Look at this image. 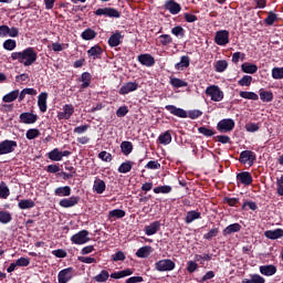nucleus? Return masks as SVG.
Masks as SVG:
<instances>
[{
	"label": "nucleus",
	"instance_id": "22",
	"mask_svg": "<svg viewBox=\"0 0 283 283\" xmlns=\"http://www.w3.org/2000/svg\"><path fill=\"white\" fill-rule=\"evenodd\" d=\"M268 240H279L283 238V229L276 228L275 230H268L264 232Z\"/></svg>",
	"mask_w": 283,
	"mask_h": 283
},
{
	"label": "nucleus",
	"instance_id": "63",
	"mask_svg": "<svg viewBox=\"0 0 283 283\" xmlns=\"http://www.w3.org/2000/svg\"><path fill=\"white\" fill-rule=\"evenodd\" d=\"M224 202L230 207H238V205H240V199L239 198L226 197Z\"/></svg>",
	"mask_w": 283,
	"mask_h": 283
},
{
	"label": "nucleus",
	"instance_id": "35",
	"mask_svg": "<svg viewBox=\"0 0 283 283\" xmlns=\"http://www.w3.org/2000/svg\"><path fill=\"white\" fill-rule=\"evenodd\" d=\"M80 82H82V84H81L82 90H85V88L90 87L91 82H92L91 73H88V72L82 73Z\"/></svg>",
	"mask_w": 283,
	"mask_h": 283
},
{
	"label": "nucleus",
	"instance_id": "21",
	"mask_svg": "<svg viewBox=\"0 0 283 283\" xmlns=\"http://www.w3.org/2000/svg\"><path fill=\"white\" fill-rule=\"evenodd\" d=\"M260 273L264 276H273L274 274H277V268L274 264H268L260 266Z\"/></svg>",
	"mask_w": 283,
	"mask_h": 283
},
{
	"label": "nucleus",
	"instance_id": "57",
	"mask_svg": "<svg viewBox=\"0 0 283 283\" xmlns=\"http://www.w3.org/2000/svg\"><path fill=\"white\" fill-rule=\"evenodd\" d=\"M198 130H199V134L203 135L207 138H210L216 135V132L208 127H199Z\"/></svg>",
	"mask_w": 283,
	"mask_h": 283
},
{
	"label": "nucleus",
	"instance_id": "34",
	"mask_svg": "<svg viewBox=\"0 0 283 283\" xmlns=\"http://www.w3.org/2000/svg\"><path fill=\"white\" fill-rule=\"evenodd\" d=\"M126 216V212L125 210L123 209H113L112 211H108V220H112V219H117V220H120V219H124Z\"/></svg>",
	"mask_w": 283,
	"mask_h": 283
},
{
	"label": "nucleus",
	"instance_id": "51",
	"mask_svg": "<svg viewBox=\"0 0 283 283\" xmlns=\"http://www.w3.org/2000/svg\"><path fill=\"white\" fill-rule=\"evenodd\" d=\"M172 191L171 186H157L155 189H153V192L156 195L163 193V195H168Z\"/></svg>",
	"mask_w": 283,
	"mask_h": 283
},
{
	"label": "nucleus",
	"instance_id": "17",
	"mask_svg": "<svg viewBox=\"0 0 283 283\" xmlns=\"http://www.w3.org/2000/svg\"><path fill=\"white\" fill-rule=\"evenodd\" d=\"M87 56L91 57L93 61L99 60L101 56H103L104 50L102 46L96 44L95 46H91L90 50H87Z\"/></svg>",
	"mask_w": 283,
	"mask_h": 283
},
{
	"label": "nucleus",
	"instance_id": "59",
	"mask_svg": "<svg viewBox=\"0 0 283 283\" xmlns=\"http://www.w3.org/2000/svg\"><path fill=\"white\" fill-rule=\"evenodd\" d=\"M2 48H4L7 51H13L17 48L15 40L8 39L6 40L4 44H2Z\"/></svg>",
	"mask_w": 283,
	"mask_h": 283
},
{
	"label": "nucleus",
	"instance_id": "19",
	"mask_svg": "<svg viewBox=\"0 0 283 283\" xmlns=\"http://www.w3.org/2000/svg\"><path fill=\"white\" fill-rule=\"evenodd\" d=\"M123 39H124V35L120 34V32H116V33L112 34L111 38H108L107 44L111 48H117L123 43V41H120Z\"/></svg>",
	"mask_w": 283,
	"mask_h": 283
},
{
	"label": "nucleus",
	"instance_id": "24",
	"mask_svg": "<svg viewBox=\"0 0 283 283\" xmlns=\"http://www.w3.org/2000/svg\"><path fill=\"white\" fill-rule=\"evenodd\" d=\"M241 71L244 72L245 74H255L259 71V66L250 63V62H244L241 65Z\"/></svg>",
	"mask_w": 283,
	"mask_h": 283
},
{
	"label": "nucleus",
	"instance_id": "39",
	"mask_svg": "<svg viewBox=\"0 0 283 283\" xmlns=\"http://www.w3.org/2000/svg\"><path fill=\"white\" fill-rule=\"evenodd\" d=\"M170 85L175 88H180L189 86V83L179 77H170Z\"/></svg>",
	"mask_w": 283,
	"mask_h": 283
},
{
	"label": "nucleus",
	"instance_id": "10",
	"mask_svg": "<svg viewBox=\"0 0 283 283\" xmlns=\"http://www.w3.org/2000/svg\"><path fill=\"white\" fill-rule=\"evenodd\" d=\"M74 112H75L74 105L65 104L62 107V112L57 113V119H60V120H63V119L69 120L71 118V116L74 115Z\"/></svg>",
	"mask_w": 283,
	"mask_h": 283
},
{
	"label": "nucleus",
	"instance_id": "41",
	"mask_svg": "<svg viewBox=\"0 0 283 283\" xmlns=\"http://www.w3.org/2000/svg\"><path fill=\"white\" fill-rule=\"evenodd\" d=\"M48 158H50L51 161H63V157L61 156L59 148H53V150L48 153Z\"/></svg>",
	"mask_w": 283,
	"mask_h": 283
},
{
	"label": "nucleus",
	"instance_id": "49",
	"mask_svg": "<svg viewBox=\"0 0 283 283\" xmlns=\"http://www.w3.org/2000/svg\"><path fill=\"white\" fill-rule=\"evenodd\" d=\"M10 197V189L7 186L6 181L0 182V198L1 199H7Z\"/></svg>",
	"mask_w": 283,
	"mask_h": 283
},
{
	"label": "nucleus",
	"instance_id": "55",
	"mask_svg": "<svg viewBox=\"0 0 283 283\" xmlns=\"http://www.w3.org/2000/svg\"><path fill=\"white\" fill-rule=\"evenodd\" d=\"M159 41L163 46H167L174 43V38H171L169 34H161L159 36Z\"/></svg>",
	"mask_w": 283,
	"mask_h": 283
},
{
	"label": "nucleus",
	"instance_id": "40",
	"mask_svg": "<svg viewBox=\"0 0 283 283\" xmlns=\"http://www.w3.org/2000/svg\"><path fill=\"white\" fill-rule=\"evenodd\" d=\"M158 142L160 145L163 146H168L171 143V134L169 130L163 133L161 135H159Z\"/></svg>",
	"mask_w": 283,
	"mask_h": 283
},
{
	"label": "nucleus",
	"instance_id": "1",
	"mask_svg": "<svg viewBox=\"0 0 283 283\" xmlns=\"http://www.w3.org/2000/svg\"><path fill=\"white\" fill-rule=\"evenodd\" d=\"M38 53L35 52L34 48H27L22 52H13L11 53V60L18 61V63L23 64L25 67L31 66L35 63L38 59Z\"/></svg>",
	"mask_w": 283,
	"mask_h": 283
},
{
	"label": "nucleus",
	"instance_id": "14",
	"mask_svg": "<svg viewBox=\"0 0 283 283\" xmlns=\"http://www.w3.org/2000/svg\"><path fill=\"white\" fill-rule=\"evenodd\" d=\"M74 273L73 268H66L57 273V283H69L72 280V274Z\"/></svg>",
	"mask_w": 283,
	"mask_h": 283
},
{
	"label": "nucleus",
	"instance_id": "30",
	"mask_svg": "<svg viewBox=\"0 0 283 283\" xmlns=\"http://www.w3.org/2000/svg\"><path fill=\"white\" fill-rule=\"evenodd\" d=\"M190 66V57L187 55H182L180 57V62L176 63L175 69L177 71H184L185 69H188Z\"/></svg>",
	"mask_w": 283,
	"mask_h": 283
},
{
	"label": "nucleus",
	"instance_id": "31",
	"mask_svg": "<svg viewBox=\"0 0 283 283\" xmlns=\"http://www.w3.org/2000/svg\"><path fill=\"white\" fill-rule=\"evenodd\" d=\"M53 193L55 197H70L71 196V187L70 186H61L57 187Z\"/></svg>",
	"mask_w": 283,
	"mask_h": 283
},
{
	"label": "nucleus",
	"instance_id": "60",
	"mask_svg": "<svg viewBox=\"0 0 283 283\" xmlns=\"http://www.w3.org/2000/svg\"><path fill=\"white\" fill-rule=\"evenodd\" d=\"M97 158H99L102 161H105V163L112 161V155L106 150H102L99 155H97Z\"/></svg>",
	"mask_w": 283,
	"mask_h": 283
},
{
	"label": "nucleus",
	"instance_id": "13",
	"mask_svg": "<svg viewBox=\"0 0 283 283\" xmlns=\"http://www.w3.org/2000/svg\"><path fill=\"white\" fill-rule=\"evenodd\" d=\"M137 61H139V63L146 67H154V65L156 64L155 57L151 56L150 53L139 54V56H137Z\"/></svg>",
	"mask_w": 283,
	"mask_h": 283
},
{
	"label": "nucleus",
	"instance_id": "6",
	"mask_svg": "<svg viewBox=\"0 0 283 283\" xmlns=\"http://www.w3.org/2000/svg\"><path fill=\"white\" fill-rule=\"evenodd\" d=\"M18 147L15 140L6 139L0 143V155L13 154Z\"/></svg>",
	"mask_w": 283,
	"mask_h": 283
},
{
	"label": "nucleus",
	"instance_id": "58",
	"mask_svg": "<svg viewBox=\"0 0 283 283\" xmlns=\"http://www.w3.org/2000/svg\"><path fill=\"white\" fill-rule=\"evenodd\" d=\"M185 33H186L185 29L180 25L171 29V34L177 38H185Z\"/></svg>",
	"mask_w": 283,
	"mask_h": 283
},
{
	"label": "nucleus",
	"instance_id": "7",
	"mask_svg": "<svg viewBox=\"0 0 283 283\" xmlns=\"http://www.w3.org/2000/svg\"><path fill=\"white\" fill-rule=\"evenodd\" d=\"M235 127V123L231 118L221 119L217 124V130L220 133H230Z\"/></svg>",
	"mask_w": 283,
	"mask_h": 283
},
{
	"label": "nucleus",
	"instance_id": "54",
	"mask_svg": "<svg viewBox=\"0 0 283 283\" xmlns=\"http://www.w3.org/2000/svg\"><path fill=\"white\" fill-rule=\"evenodd\" d=\"M219 232H220L219 228H214V229L208 231L207 233H205V235L202 237V239H205V240H207V241H211V240H213L216 237L219 235Z\"/></svg>",
	"mask_w": 283,
	"mask_h": 283
},
{
	"label": "nucleus",
	"instance_id": "12",
	"mask_svg": "<svg viewBox=\"0 0 283 283\" xmlns=\"http://www.w3.org/2000/svg\"><path fill=\"white\" fill-rule=\"evenodd\" d=\"M81 197L72 196L70 198H63L60 201V207L63 209L74 208L76 205L80 203Z\"/></svg>",
	"mask_w": 283,
	"mask_h": 283
},
{
	"label": "nucleus",
	"instance_id": "36",
	"mask_svg": "<svg viewBox=\"0 0 283 283\" xmlns=\"http://www.w3.org/2000/svg\"><path fill=\"white\" fill-rule=\"evenodd\" d=\"M134 161L127 160L122 163L120 166L117 168V172L119 174H129L132 168L134 167Z\"/></svg>",
	"mask_w": 283,
	"mask_h": 283
},
{
	"label": "nucleus",
	"instance_id": "62",
	"mask_svg": "<svg viewBox=\"0 0 283 283\" xmlns=\"http://www.w3.org/2000/svg\"><path fill=\"white\" fill-rule=\"evenodd\" d=\"M126 259L125 253L119 251L112 255L113 262H124Z\"/></svg>",
	"mask_w": 283,
	"mask_h": 283
},
{
	"label": "nucleus",
	"instance_id": "47",
	"mask_svg": "<svg viewBox=\"0 0 283 283\" xmlns=\"http://www.w3.org/2000/svg\"><path fill=\"white\" fill-rule=\"evenodd\" d=\"M229 67V63L226 60L217 61L214 64L216 72L223 73Z\"/></svg>",
	"mask_w": 283,
	"mask_h": 283
},
{
	"label": "nucleus",
	"instance_id": "50",
	"mask_svg": "<svg viewBox=\"0 0 283 283\" xmlns=\"http://www.w3.org/2000/svg\"><path fill=\"white\" fill-rule=\"evenodd\" d=\"M13 220L11 217V212L9 211H0V223L1 224H9Z\"/></svg>",
	"mask_w": 283,
	"mask_h": 283
},
{
	"label": "nucleus",
	"instance_id": "8",
	"mask_svg": "<svg viewBox=\"0 0 283 283\" xmlns=\"http://www.w3.org/2000/svg\"><path fill=\"white\" fill-rule=\"evenodd\" d=\"M96 17L120 18V12L114 8H99L95 11Z\"/></svg>",
	"mask_w": 283,
	"mask_h": 283
},
{
	"label": "nucleus",
	"instance_id": "26",
	"mask_svg": "<svg viewBox=\"0 0 283 283\" xmlns=\"http://www.w3.org/2000/svg\"><path fill=\"white\" fill-rule=\"evenodd\" d=\"M154 249L150 245L142 247L137 250L136 256L139 259H148Z\"/></svg>",
	"mask_w": 283,
	"mask_h": 283
},
{
	"label": "nucleus",
	"instance_id": "5",
	"mask_svg": "<svg viewBox=\"0 0 283 283\" xmlns=\"http://www.w3.org/2000/svg\"><path fill=\"white\" fill-rule=\"evenodd\" d=\"M176 268V264L171 259H161L158 262L155 263L156 271L159 272H169L174 271Z\"/></svg>",
	"mask_w": 283,
	"mask_h": 283
},
{
	"label": "nucleus",
	"instance_id": "16",
	"mask_svg": "<svg viewBox=\"0 0 283 283\" xmlns=\"http://www.w3.org/2000/svg\"><path fill=\"white\" fill-rule=\"evenodd\" d=\"M38 119L39 116L30 112H24L20 115V123H23L25 125H32L36 123Z\"/></svg>",
	"mask_w": 283,
	"mask_h": 283
},
{
	"label": "nucleus",
	"instance_id": "27",
	"mask_svg": "<svg viewBox=\"0 0 283 283\" xmlns=\"http://www.w3.org/2000/svg\"><path fill=\"white\" fill-rule=\"evenodd\" d=\"M165 10H168L170 14H179V12L181 11V7L179 3L168 1L165 3Z\"/></svg>",
	"mask_w": 283,
	"mask_h": 283
},
{
	"label": "nucleus",
	"instance_id": "56",
	"mask_svg": "<svg viewBox=\"0 0 283 283\" xmlns=\"http://www.w3.org/2000/svg\"><path fill=\"white\" fill-rule=\"evenodd\" d=\"M272 78H274L275 81L283 80V66L272 69Z\"/></svg>",
	"mask_w": 283,
	"mask_h": 283
},
{
	"label": "nucleus",
	"instance_id": "64",
	"mask_svg": "<svg viewBox=\"0 0 283 283\" xmlns=\"http://www.w3.org/2000/svg\"><path fill=\"white\" fill-rule=\"evenodd\" d=\"M13 264H15L18 266H22V268L29 266L30 265V259H28V258L17 259L15 263H13Z\"/></svg>",
	"mask_w": 283,
	"mask_h": 283
},
{
	"label": "nucleus",
	"instance_id": "61",
	"mask_svg": "<svg viewBox=\"0 0 283 283\" xmlns=\"http://www.w3.org/2000/svg\"><path fill=\"white\" fill-rule=\"evenodd\" d=\"M244 61L245 60V53H241V52H235L232 53V63L234 64H239V61Z\"/></svg>",
	"mask_w": 283,
	"mask_h": 283
},
{
	"label": "nucleus",
	"instance_id": "29",
	"mask_svg": "<svg viewBox=\"0 0 283 283\" xmlns=\"http://www.w3.org/2000/svg\"><path fill=\"white\" fill-rule=\"evenodd\" d=\"M93 190L97 193V195H103L106 190V184L104 180L102 179H96L93 182Z\"/></svg>",
	"mask_w": 283,
	"mask_h": 283
},
{
	"label": "nucleus",
	"instance_id": "33",
	"mask_svg": "<svg viewBox=\"0 0 283 283\" xmlns=\"http://www.w3.org/2000/svg\"><path fill=\"white\" fill-rule=\"evenodd\" d=\"M97 35L98 33H96V31L92 30L91 28H87L81 33V38L83 41H93Z\"/></svg>",
	"mask_w": 283,
	"mask_h": 283
},
{
	"label": "nucleus",
	"instance_id": "20",
	"mask_svg": "<svg viewBox=\"0 0 283 283\" xmlns=\"http://www.w3.org/2000/svg\"><path fill=\"white\" fill-rule=\"evenodd\" d=\"M160 221H153L150 224L145 227V234L148 237L155 235L160 230Z\"/></svg>",
	"mask_w": 283,
	"mask_h": 283
},
{
	"label": "nucleus",
	"instance_id": "48",
	"mask_svg": "<svg viewBox=\"0 0 283 283\" xmlns=\"http://www.w3.org/2000/svg\"><path fill=\"white\" fill-rule=\"evenodd\" d=\"M41 135V132L38 128H30L25 133V138L28 140H33L35 138H39Z\"/></svg>",
	"mask_w": 283,
	"mask_h": 283
},
{
	"label": "nucleus",
	"instance_id": "28",
	"mask_svg": "<svg viewBox=\"0 0 283 283\" xmlns=\"http://www.w3.org/2000/svg\"><path fill=\"white\" fill-rule=\"evenodd\" d=\"M240 231H241V224L232 223V224H229L227 228H224V230H222V235L227 237Z\"/></svg>",
	"mask_w": 283,
	"mask_h": 283
},
{
	"label": "nucleus",
	"instance_id": "15",
	"mask_svg": "<svg viewBox=\"0 0 283 283\" xmlns=\"http://www.w3.org/2000/svg\"><path fill=\"white\" fill-rule=\"evenodd\" d=\"M139 88V84L137 82H127L126 84H123L119 90L120 96H126L132 92H136Z\"/></svg>",
	"mask_w": 283,
	"mask_h": 283
},
{
	"label": "nucleus",
	"instance_id": "42",
	"mask_svg": "<svg viewBox=\"0 0 283 283\" xmlns=\"http://www.w3.org/2000/svg\"><path fill=\"white\" fill-rule=\"evenodd\" d=\"M35 202L32 201L31 199H24L18 202V208L21 210H27V209H34Z\"/></svg>",
	"mask_w": 283,
	"mask_h": 283
},
{
	"label": "nucleus",
	"instance_id": "25",
	"mask_svg": "<svg viewBox=\"0 0 283 283\" xmlns=\"http://www.w3.org/2000/svg\"><path fill=\"white\" fill-rule=\"evenodd\" d=\"M46 99H49V93H41L40 96H38V107L41 113L46 112Z\"/></svg>",
	"mask_w": 283,
	"mask_h": 283
},
{
	"label": "nucleus",
	"instance_id": "2",
	"mask_svg": "<svg viewBox=\"0 0 283 283\" xmlns=\"http://www.w3.org/2000/svg\"><path fill=\"white\" fill-rule=\"evenodd\" d=\"M206 96H210V99L214 103H220L224 99V93L221 91L219 85L211 84L207 86L205 91Z\"/></svg>",
	"mask_w": 283,
	"mask_h": 283
},
{
	"label": "nucleus",
	"instance_id": "37",
	"mask_svg": "<svg viewBox=\"0 0 283 283\" xmlns=\"http://www.w3.org/2000/svg\"><path fill=\"white\" fill-rule=\"evenodd\" d=\"M19 97V90H13L12 92L2 96L3 103H13Z\"/></svg>",
	"mask_w": 283,
	"mask_h": 283
},
{
	"label": "nucleus",
	"instance_id": "46",
	"mask_svg": "<svg viewBox=\"0 0 283 283\" xmlns=\"http://www.w3.org/2000/svg\"><path fill=\"white\" fill-rule=\"evenodd\" d=\"M239 96L243 99H250V101H259V95L258 93L254 92H240Z\"/></svg>",
	"mask_w": 283,
	"mask_h": 283
},
{
	"label": "nucleus",
	"instance_id": "4",
	"mask_svg": "<svg viewBox=\"0 0 283 283\" xmlns=\"http://www.w3.org/2000/svg\"><path fill=\"white\" fill-rule=\"evenodd\" d=\"M256 159H258V157L253 150H242L238 161H240L242 165L248 164V166L253 167L254 161Z\"/></svg>",
	"mask_w": 283,
	"mask_h": 283
},
{
	"label": "nucleus",
	"instance_id": "52",
	"mask_svg": "<svg viewBox=\"0 0 283 283\" xmlns=\"http://www.w3.org/2000/svg\"><path fill=\"white\" fill-rule=\"evenodd\" d=\"M242 283H265V279L261 275H251V279H243Z\"/></svg>",
	"mask_w": 283,
	"mask_h": 283
},
{
	"label": "nucleus",
	"instance_id": "3",
	"mask_svg": "<svg viewBox=\"0 0 283 283\" xmlns=\"http://www.w3.org/2000/svg\"><path fill=\"white\" fill-rule=\"evenodd\" d=\"M88 230H82L71 237V243L76 245H83L91 241Z\"/></svg>",
	"mask_w": 283,
	"mask_h": 283
},
{
	"label": "nucleus",
	"instance_id": "23",
	"mask_svg": "<svg viewBox=\"0 0 283 283\" xmlns=\"http://www.w3.org/2000/svg\"><path fill=\"white\" fill-rule=\"evenodd\" d=\"M201 219V212L197 210H191L186 213L185 222L186 224H191L193 223L195 220H200Z\"/></svg>",
	"mask_w": 283,
	"mask_h": 283
},
{
	"label": "nucleus",
	"instance_id": "18",
	"mask_svg": "<svg viewBox=\"0 0 283 283\" xmlns=\"http://www.w3.org/2000/svg\"><path fill=\"white\" fill-rule=\"evenodd\" d=\"M165 109L179 118H187V112L184 108H178L175 105H166Z\"/></svg>",
	"mask_w": 283,
	"mask_h": 283
},
{
	"label": "nucleus",
	"instance_id": "9",
	"mask_svg": "<svg viewBox=\"0 0 283 283\" xmlns=\"http://www.w3.org/2000/svg\"><path fill=\"white\" fill-rule=\"evenodd\" d=\"M229 36H230L229 31H226V30L217 31L214 36V42L217 45L226 46L230 42Z\"/></svg>",
	"mask_w": 283,
	"mask_h": 283
},
{
	"label": "nucleus",
	"instance_id": "38",
	"mask_svg": "<svg viewBox=\"0 0 283 283\" xmlns=\"http://www.w3.org/2000/svg\"><path fill=\"white\" fill-rule=\"evenodd\" d=\"M260 99L262 103H271L274 99V95L272 92L260 90Z\"/></svg>",
	"mask_w": 283,
	"mask_h": 283
},
{
	"label": "nucleus",
	"instance_id": "43",
	"mask_svg": "<svg viewBox=\"0 0 283 283\" xmlns=\"http://www.w3.org/2000/svg\"><path fill=\"white\" fill-rule=\"evenodd\" d=\"M279 21V15L273 11L268 12V17L264 19V23L268 27L274 25L275 22Z\"/></svg>",
	"mask_w": 283,
	"mask_h": 283
},
{
	"label": "nucleus",
	"instance_id": "44",
	"mask_svg": "<svg viewBox=\"0 0 283 283\" xmlns=\"http://www.w3.org/2000/svg\"><path fill=\"white\" fill-rule=\"evenodd\" d=\"M120 149L123 155L128 156L134 150V145L130 142H122Z\"/></svg>",
	"mask_w": 283,
	"mask_h": 283
},
{
	"label": "nucleus",
	"instance_id": "53",
	"mask_svg": "<svg viewBox=\"0 0 283 283\" xmlns=\"http://www.w3.org/2000/svg\"><path fill=\"white\" fill-rule=\"evenodd\" d=\"M251 83H253V77L250 75H244L240 81H238V85L241 87H250Z\"/></svg>",
	"mask_w": 283,
	"mask_h": 283
},
{
	"label": "nucleus",
	"instance_id": "11",
	"mask_svg": "<svg viewBox=\"0 0 283 283\" xmlns=\"http://www.w3.org/2000/svg\"><path fill=\"white\" fill-rule=\"evenodd\" d=\"M253 184V176L249 171L237 174V185H244L245 187Z\"/></svg>",
	"mask_w": 283,
	"mask_h": 283
},
{
	"label": "nucleus",
	"instance_id": "32",
	"mask_svg": "<svg viewBox=\"0 0 283 283\" xmlns=\"http://www.w3.org/2000/svg\"><path fill=\"white\" fill-rule=\"evenodd\" d=\"M134 274V271L130 269H125L123 271H117V272H113L109 277L115 279V280H119L126 276H130Z\"/></svg>",
	"mask_w": 283,
	"mask_h": 283
},
{
	"label": "nucleus",
	"instance_id": "45",
	"mask_svg": "<svg viewBox=\"0 0 283 283\" xmlns=\"http://www.w3.org/2000/svg\"><path fill=\"white\" fill-rule=\"evenodd\" d=\"M109 279V272L106 270H102L99 274H97L93 280L98 283H105Z\"/></svg>",
	"mask_w": 283,
	"mask_h": 283
}]
</instances>
